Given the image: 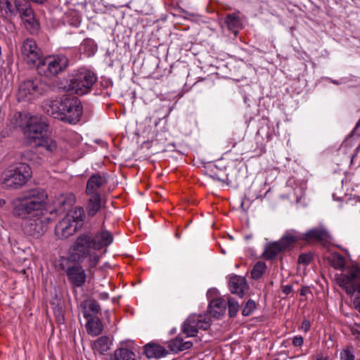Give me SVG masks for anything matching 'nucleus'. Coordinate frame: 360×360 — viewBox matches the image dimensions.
<instances>
[{
    "label": "nucleus",
    "instance_id": "obj_1",
    "mask_svg": "<svg viewBox=\"0 0 360 360\" xmlns=\"http://www.w3.org/2000/svg\"><path fill=\"white\" fill-rule=\"evenodd\" d=\"M44 109L49 115L70 124L78 123L83 114L82 103L75 96L49 100L45 103Z\"/></svg>",
    "mask_w": 360,
    "mask_h": 360
},
{
    "label": "nucleus",
    "instance_id": "obj_2",
    "mask_svg": "<svg viewBox=\"0 0 360 360\" xmlns=\"http://www.w3.org/2000/svg\"><path fill=\"white\" fill-rule=\"evenodd\" d=\"M46 198L47 195L44 190H31L13 201V213L25 220L41 216L45 214L44 208Z\"/></svg>",
    "mask_w": 360,
    "mask_h": 360
},
{
    "label": "nucleus",
    "instance_id": "obj_3",
    "mask_svg": "<svg viewBox=\"0 0 360 360\" xmlns=\"http://www.w3.org/2000/svg\"><path fill=\"white\" fill-rule=\"evenodd\" d=\"M97 82L96 74L85 68L78 69L70 77L67 91L83 96L89 94Z\"/></svg>",
    "mask_w": 360,
    "mask_h": 360
},
{
    "label": "nucleus",
    "instance_id": "obj_4",
    "mask_svg": "<svg viewBox=\"0 0 360 360\" xmlns=\"http://www.w3.org/2000/svg\"><path fill=\"white\" fill-rule=\"evenodd\" d=\"M31 177V170L25 163L9 166L2 174L1 185L4 188H18Z\"/></svg>",
    "mask_w": 360,
    "mask_h": 360
},
{
    "label": "nucleus",
    "instance_id": "obj_5",
    "mask_svg": "<svg viewBox=\"0 0 360 360\" xmlns=\"http://www.w3.org/2000/svg\"><path fill=\"white\" fill-rule=\"evenodd\" d=\"M69 65V59L65 55H50L41 58L37 65L39 75L46 78H53L64 72Z\"/></svg>",
    "mask_w": 360,
    "mask_h": 360
},
{
    "label": "nucleus",
    "instance_id": "obj_6",
    "mask_svg": "<svg viewBox=\"0 0 360 360\" xmlns=\"http://www.w3.org/2000/svg\"><path fill=\"white\" fill-rule=\"evenodd\" d=\"M46 86L40 79L34 78L24 81L18 88L17 98L18 101H30L46 91Z\"/></svg>",
    "mask_w": 360,
    "mask_h": 360
},
{
    "label": "nucleus",
    "instance_id": "obj_7",
    "mask_svg": "<svg viewBox=\"0 0 360 360\" xmlns=\"http://www.w3.org/2000/svg\"><path fill=\"white\" fill-rule=\"evenodd\" d=\"M48 123L42 117L30 116L26 122L24 134L30 144L35 143L45 136L44 134L48 130Z\"/></svg>",
    "mask_w": 360,
    "mask_h": 360
},
{
    "label": "nucleus",
    "instance_id": "obj_8",
    "mask_svg": "<svg viewBox=\"0 0 360 360\" xmlns=\"http://www.w3.org/2000/svg\"><path fill=\"white\" fill-rule=\"evenodd\" d=\"M210 316L207 314H192L189 316L181 326V332L187 338L195 337L199 330H207L211 323Z\"/></svg>",
    "mask_w": 360,
    "mask_h": 360
},
{
    "label": "nucleus",
    "instance_id": "obj_9",
    "mask_svg": "<svg viewBox=\"0 0 360 360\" xmlns=\"http://www.w3.org/2000/svg\"><path fill=\"white\" fill-rule=\"evenodd\" d=\"M53 220L46 214H42L41 216L25 220L22 229L25 234L39 238L45 233L47 224Z\"/></svg>",
    "mask_w": 360,
    "mask_h": 360
},
{
    "label": "nucleus",
    "instance_id": "obj_10",
    "mask_svg": "<svg viewBox=\"0 0 360 360\" xmlns=\"http://www.w3.org/2000/svg\"><path fill=\"white\" fill-rule=\"evenodd\" d=\"M93 249L91 233L89 232L81 233L77 236L72 245V257L79 262H82Z\"/></svg>",
    "mask_w": 360,
    "mask_h": 360
},
{
    "label": "nucleus",
    "instance_id": "obj_11",
    "mask_svg": "<svg viewBox=\"0 0 360 360\" xmlns=\"http://www.w3.org/2000/svg\"><path fill=\"white\" fill-rule=\"evenodd\" d=\"M337 281L347 295H352L356 288L360 285V266L352 265L346 274H341L337 278Z\"/></svg>",
    "mask_w": 360,
    "mask_h": 360
},
{
    "label": "nucleus",
    "instance_id": "obj_12",
    "mask_svg": "<svg viewBox=\"0 0 360 360\" xmlns=\"http://www.w3.org/2000/svg\"><path fill=\"white\" fill-rule=\"evenodd\" d=\"M22 59L29 65H36L41 59L43 53L37 42L32 39H25L21 46Z\"/></svg>",
    "mask_w": 360,
    "mask_h": 360
},
{
    "label": "nucleus",
    "instance_id": "obj_13",
    "mask_svg": "<svg viewBox=\"0 0 360 360\" xmlns=\"http://www.w3.org/2000/svg\"><path fill=\"white\" fill-rule=\"evenodd\" d=\"M65 275L68 281L74 288H81L86 282V274L83 267L79 264H74L67 266Z\"/></svg>",
    "mask_w": 360,
    "mask_h": 360
},
{
    "label": "nucleus",
    "instance_id": "obj_14",
    "mask_svg": "<svg viewBox=\"0 0 360 360\" xmlns=\"http://www.w3.org/2000/svg\"><path fill=\"white\" fill-rule=\"evenodd\" d=\"M107 184V179L100 174H92L86 182V194L91 196H102L101 188Z\"/></svg>",
    "mask_w": 360,
    "mask_h": 360
},
{
    "label": "nucleus",
    "instance_id": "obj_15",
    "mask_svg": "<svg viewBox=\"0 0 360 360\" xmlns=\"http://www.w3.org/2000/svg\"><path fill=\"white\" fill-rule=\"evenodd\" d=\"M75 196L72 193L60 194L53 202L54 208L50 211V214L53 212L63 213L68 210L75 204Z\"/></svg>",
    "mask_w": 360,
    "mask_h": 360
},
{
    "label": "nucleus",
    "instance_id": "obj_16",
    "mask_svg": "<svg viewBox=\"0 0 360 360\" xmlns=\"http://www.w3.org/2000/svg\"><path fill=\"white\" fill-rule=\"evenodd\" d=\"M77 224L72 223L68 218L64 217L55 227V234L58 239L68 238L77 229Z\"/></svg>",
    "mask_w": 360,
    "mask_h": 360
},
{
    "label": "nucleus",
    "instance_id": "obj_17",
    "mask_svg": "<svg viewBox=\"0 0 360 360\" xmlns=\"http://www.w3.org/2000/svg\"><path fill=\"white\" fill-rule=\"evenodd\" d=\"M93 250H100L109 246L113 241L112 233L107 230L98 231L94 236L91 235Z\"/></svg>",
    "mask_w": 360,
    "mask_h": 360
},
{
    "label": "nucleus",
    "instance_id": "obj_18",
    "mask_svg": "<svg viewBox=\"0 0 360 360\" xmlns=\"http://www.w3.org/2000/svg\"><path fill=\"white\" fill-rule=\"evenodd\" d=\"M87 196L89 198L85 204L84 210L86 216L89 218H93L105 206L106 201L102 196Z\"/></svg>",
    "mask_w": 360,
    "mask_h": 360
},
{
    "label": "nucleus",
    "instance_id": "obj_19",
    "mask_svg": "<svg viewBox=\"0 0 360 360\" xmlns=\"http://www.w3.org/2000/svg\"><path fill=\"white\" fill-rule=\"evenodd\" d=\"M302 240L308 243H321L326 244L329 241L330 236L328 232L321 229H313L305 233H301Z\"/></svg>",
    "mask_w": 360,
    "mask_h": 360
},
{
    "label": "nucleus",
    "instance_id": "obj_20",
    "mask_svg": "<svg viewBox=\"0 0 360 360\" xmlns=\"http://www.w3.org/2000/svg\"><path fill=\"white\" fill-rule=\"evenodd\" d=\"M21 0H0V13L6 20L11 21L17 14V4Z\"/></svg>",
    "mask_w": 360,
    "mask_h": 360
},
{
    "label": "nucleus",
    "instance_id": "obj_21",
    "mask_svg": "<svg viewBox=\"0 0 360 360\" xmlns=\"http://www.w3.org/2000/svg\"><path fill=\"white\" fill-rule=\"evenodd\" d=\"M229 290L232 294L238 295L242 297L245 291L248 289L246 279L240 276H233L229 280Z\"/></svg>",
    "mask_w": 360,
    "mask_h": 360
},
{
    "label": "nucleus",
    "instance_id": "obj_22",
    "mask_svg": "<svg viewBox=\"0 0 360 360\" xmlns=\"http://www.w3.org/2000/svg\"><path fill=\"white\" fill-rule=\"evenodd\" d=\"M302 236L300 233L294 230H290L286 231L282 238L278 241L283 251H286L289 248L293 247L300 240H302Z\"/></svg>",
    "mask_w": 360,
    "mask_h": 360
},
{
    "label": "nucleus",
    "instance_id": "obj_23",
    "mask_svg": "<svg viewBox=\"0 0 360 360\" xmlns=\"http://www.w3.org/2000/svg\"><path fill=\"white\" fill-rule=\"evenodd\" d=\"M226 309V301L222 297H218L210 302L207 311L210 316L218 319L224 314Z\"/></svg>",
    "mask_w": 360,
    "mask_h": 360
},
{
    "label": "nucleus",
    "instance_id": "obj_24",
    "mask_svg": "<svg viewBox=\"0 0 360 360\" xmlns=\"http://www.w3.org/2000/svg\"><path fill=\"white\" fill-rule=\"evenodd\" d=\"M84 317L87 319L96 317L101 308L99 304L94 300H87L80 304Z\"/></svg>",
    "mask_w": 360,
    "mask_h": 360
},
{
    "label": "nucleus",
    "instance_id": "obj_25",
    "mask_svg": "<svg viewBox=\"0 0 360 360\" xmlns=\"http://www.w3.org/2000/svg\"><path fill=\"white\" fill-rule=\"evenodd\" d=\"M224 25L227 30L237 35L239 30L243 28V22L240 18L235 13H229L224 19Z\"/></svg>",
    "mask_w": 360,
    "mask_h": 360
},
{
    "label": "nucleus",
    "instance_id": "obj_26",
    "mask_svg": "<svg viewBox=\"0 0 360 360\" xmlns=\"http://www.w3.org/2000/svg\"><path fill=\"white\" fill-rule=\"evenodd\" d=\"M144 353L148 359L161 358L167 355V350L162 346L155 343H148L144 346Z\"/></svg>",
    "mask_w": 360,
    "mask_h": 360
},
{
    "label": "nucleus",
    "instance_id": "obj_27",
    "mask_svg": "<svg viewBox=\"0 0 360 360\" xmlns=\"http://www.w3.org/2000/svg\"><path fill=\"white\" fill-rule=\"evenodd\" d=\"M193 342L191 341H184L183 338L178 335L169 342L168 347L174 353H178L191 348Z\"/></svg>",
    "mask_w": 360,
    "mask_h": 360
},
{
    "label": "nucleus",
    "instance_id": "obj_28",
    "mask_svg": "<svg viewBox=\"0 0 360 360\" xmlns=\"http://www.w3.org/2000/svg\"><path fill=\"white\" fill-rule=\"evenodd\" d=\"M86 212L83 207L77 206L73 210L66 214V217L68 218L72 223L77 224L78 228H81L83 225L85 219Z\"/></svg>",
    "mask_w": 360,
    "mask_h": 360
},
{
    "label": "nucleus",
    "instance_id": "obj_29",
    "mask_svg": "<svg viewBox=\"0 0 360 360\" xmlns=\"http://www.w3.org/2000/svg\"><path fill=\"white\" fill-rule=\"evenodd\" d=\"M86 321V328L88 334L92 336H97L101 333L103 323L98 318H90L87 319Z\"/></svg>",
    "mask_w": 360,
    "mask_h": 360
},
{
    "label": "nucleus",
    "instance_id": "obj_30",
    "mask_svg": "<svg viewBox=\"0 0 360 360\" xmlns=\"http://www.w3.org/2000/svg\"><path fill=\"white\" fill-rule=\"evenodd\" d=\"M135 356L134 353L124 347L117 349L113 354H110L106 360H136L133 357Z\"/></svg>",
    "mask_w": 360,
    "mask_h": 360
},
{
    "label": "nucleus",
    "instance_id": "obj_31",
    "mask_svg": "<svg viewBox=\"0 0 360 360\" xmlns=\"http://www.w3.org/2000/svg\"><path fill=\"white\" fill-rule=\"evenodd\" d=\"M284 252L278 241L268 244L264 251L263 255L266 259L275 258L280 252Z\"/></svg>",
    "mask_w": 360,
    "mask_h": 360
},
{
    "label": "nucleus",
    "instance_id": "obj_32",
    "mask_svg": "<svg viewBox=\"0 0 360 360\" xmlns=\"http://www.w3.org/2000/svg\"><path fill=\"white\" fill-rule=\"evenodd\" d=\"M111 342L107 336L98 338L94 343V349L100 354H105L109 349Z\"/></svg>",
    "mask_w": 360,
    "mask_h": 360
},
{
    "label": "nucleus",
    "instance_id": "obj_33",
    "mask_svg": "<svg viewBox=\"0 0 360 360\" xmlns=\"http://www.w3.org/2000/svg\"><path fill=\"white\" fill-rule=\"evenodd\" d=\"M27 119L28 118L26 116L23 117V115L20 112H14L10 115V117L8 118V124L12 128H25Z\"/></svg>",
    "mask_w": 360,
    "mask_h": 360
},
{
    "label": "nucleus",
    "instance_id": "obj_34",
    "mask_svg": "<svg viewBox=\"0 0 360 360\" xmlns=\"http://www.w3.org/2000/svg\"><path fill=\"white\" fill-rule=\"evenodd\" d=\"M34 144L35 146L45 148L46 151L51 153H54L57 150V143L56 141L48 136H44L39 139V141H36Z\"/></svg>",
    "mask_w": 360,
    "mask_h": 360
},
{
    "label": "nucleus",
    "instance_id": "obj_35",
    "mask_svg": "<svg viewBox=\"0 0 360 360\" xmlns=\"http://www.w3.org/2000/svg\"><path fill=\"white\" fill-rule=\"evenodd\" d=\"M210 176L214 180L225 183L228 181V175L225 171L219 169L216 165L211 166L209 170Z\"/></svg>",
    "mask_w": 360,
    "mask_h": 360
},
{
    "label": "nucleus",
    "instance_id": "obj_36",
    "mask_svg": "<svg viewBox=\"0 0 360 360\" xmlns=\"http://www.w3.org/2000/svg\"><path fill=\"white\" fill-rule=\"evenodd\" d=\"M266 266L264 262H257L251 271V277L257 280L260 278L265 272Z\"/></svg>",
    "mask_w": 360,
    "mask_h": 360
},
{
    "label": "nucleus",
    "instance_id": "obj_37",
    "mask_svg": "<svg viewBox=\"0 0 360 360\" xmlns=\"http://www.w3.org/2000/svg\"><path fill=\"white\" fill-rule=\"evenodd\" d=\"M226 307L229 308V316L231 318L236 316L240 307L238 302L235 299L229 297L226 301Z\"/></svg>",
    "mask_w": 360,
    "mask_h": 360
},
{
    "label": "nucleus",
    "instance_id": "obj_38",
    "mask_svg": "<svg viewBox=\"0 0 360 360\" xmlns=\"http://www.w3.org/2000/svg\"><path fill=\"white\" fill-rule=\"evenodd\" d=\"M241 313L244 316H248L257 309V304L254 300L249 299L245 304L242 305Z\"/></svg>",
    "mask_w": 360,
    "mask_h": 360
},
{
    "label": "nucleus",
    "instance_id": "obj_39",
    "mask_svg": "<svg viewBox=\"0 0 360 360\" xmlns=\"http://www.w3.org/2000/svg\"><path fill=\"white\" fill-rule=\"evenodd\" d=\"M82 46L84 48V52H86L89 56L94 54L96 51V45L91 39L84 40Z\"/></svg>",
    "mask_w": 360,
    "mask_h": 360
},
{
    "label": "nucleus",
    "instance_id": "obj_40",
    "mask_svg": "<svg viewBox=\"0 0 360 360\" xmlns=\"http://www.w3.org/2000/svg\"><path fill=\"white\" fill-rule=\"evenodd\" d=\"M332 265L336 269H341L345 266V259L340 255H335L332 259Z\"/></svg>",
    "mask_w": 360,
    "mask_h": 360
},
{
    "label": "nucleus",
    "instance_id": "obj_41",
    "mask_svg": "<svg viewBox=\"0 0 360 360\" xmlns=\"http://www.w3.org/2000/svg\"><path fill=\"white\" fill-rule=\"evenodd\" d=\"M86 258L88 259L87 266L89 269L96 266L100 260V257L95 252H90V255Z\"/></svg>",
    "mask_w": 360,
    "mask_h": 360
},
{
    "label": "nucleus",
    "instance_id": "obj_42",
    "mask_svg": "<svg viewBox=\"0 0 360 360\" xmlns=\"http://www.w3.org/2000/svg\"><path fill=\"white\" fill-rule=\"evenodd\" d=\"M341 360H354L355 356L352 348L347 347L340 352Z\"/></svg>",
    "mask_w": 360,
    "mask_h": 360
},
{
    "label": "nucleus",
    "instance_id": "obj_43",
    "mask_svg": "<svg viewBox=\"0 0 360 360\" xmlns=\"http://www.w3.org/2000/svg\"><path fill=\"white\" fill-rule=\"evenodd\" d=\"M350 331L354 339L360 342V324L355 323L351 326Z\"/></svg>",
    "mask_w": 360,
    "mask_h": 360
},
{
    "label": "nucleus",
    "instance_id": "obj_44",
    "mask_svg": "<svg viewBox=\"0 0 360 360\" xmlns=\"http://www.w3.org/2000/svg\"><path fill=\"white\" fill-rule=\"evenodd\" d=\"M311 256L309 254H301L298 257V262L300 264H307L310 262Z\"/></svg>",
    "mask_w": 360,
    "mask_h": 360
},
{
    "label": "nucleus",
    "instance_id": "obj_45",
    "mask_svg": "<svg viewBox=\"0 0 360 360\" xmlns=\"http://www.w3.org/2000/svg\"><path fill=\"white\" fill-rule=\"evenodd\" d=\"M292 342L293 346L300 347L303 345L304 340L301 335H297L292 338Z\"/></svg>",
    "mask_w": 360,
    "mask_h": 360
},
{
    "label": "nucleus",
    "instance_id": "obj_46",
    "mask_svg": "<svg viewBox=\"0 0 360 360\" xmlns=\"http://www.w3.org/2000/svg\"><path fill=\"white\" fill-rule=\"evenodd\" d=\"M310 326H311V324H310V321L309 320H307V319L303 320V321L302 323V326H301V328L303 331L308 332L310 329Z\"/></svg>",
    "mask_w": 360,
    "mask_h": 360
},
{
    "label": "nucleus",
    "instance_id": "obj_47",
    "mask_svg": "<svg viewBox=\"0 0 360 360\" xmlns=\"http://www.w3.org/2000/svg\"><path fill=\"white\" fill-rule=\"evenodd\" d=\"M352 147V144L349 143V140L345 141L341 145L340 148V150L342 151L343 153L346 152V150L349 148Z\"/></svg>",
    "mask_w": 360,
    "mask_h": 360
},
{
    "label": "nucleus",
    "instance_id": "obj_48",
    "mask_svg": "<svg viewBox=\"0 0 360 360\" xmlns=\"http://www.w3.org/2000/svg\"><path fill=\"white\" fill-rule=\"evenodd\" d=\"M292 291V286L291 285H285L282 286V292L288 295Z\"/></svg>",
    "mask_w": 360,
    "mask_h": 360
},
{
    "label": "nucleus",
    "instance_id": "obj_49",
    "mask_svg": "<svg viewBox=\"0 0 360 360\" xmlns=\"http://www.w3.org/2000/svg\"><path fill=\"white\" fill-rule=\"evenodd\" d=\"M310 292V289L307 286L302 287L300 290V295L305 296Z\"/></svg>",
    "mask_w": 360,
    "mask_h": 360
},
{
    "label": "nucleus",
    "instance_id": "obj_50",
    "mask_svg": "<svg viewBox=\"0 0 360 360\" xmlns=\"http://www.w3.org/2000/svg\"><path fill=\"white\" fill-rule=\"evenodd\" d=\"M354 305L355 309L360 313V297H356L354 299Z\"/></svg>",
    "mask_w": 360,
    "mask_h": 360
},
{
    "label": "nucleus",
    "instance_id": "obj_51",
    "mask_svg": "<svg viewBox=\"0 0 360 360\" xmlns=\"http://www.w3.org/2000/svg\"><path fill=\"white\" fill-rule=\"evenodd\" d=\"M360 149V144L358 146V147L355 149V151L354 153V154H352L351 156H350V161L351 162H352L353 161V159L354 158V156L356 155V153H357V151Z\"/></svg>",
    "mask_w": 360,
    "mask_h": 360
},
{
    "label": "nucleus",
    "instance_id": "obj_52",
    "mask_svg": "<svg viewBox=\"0 0 360 360\" xmlns=\"http://www.w3.org/2000/svg\"><path fill=\"white\" fill-rule=\"evenodd\" d=\"M316 360H328V357H323L321 355H319L316 358Z\"/></svg>",
    "mask_w": 360,
    "mask_h": 360
},
{
    "label": "nucleus",
    "instance_id": "obj_53",
    "mask_svg": "<svg viewBox=\"0 0 360 360\" xmlns=\"http://www.w3.org/2000/svg\"><path fill=\"white\" fill-rule=\"evenodd\" d=\"M360 127V118H359V120L357 122V123L356 124V126H355V128L354 129L359 128Z\"/></svg>",
    "mask_w": 360,
    "mask_h": 360
},
{
    "label": "nucleus",
    "instance_id": "obj_54",
    "mask_svg": "<svg viewBox=\"0 0 360 360\" xmlns=\"http://www.w3.org/2000/svg\"><path fill=\"white\" fill-rule=\"evenodd\" d=\"M9 29L11 30V31L12 32L13 30L14 29V25L12 24V23H10L9 25Z\"/></svg>",
    "mask_w": 360,
    "mask_h": 360
},
{
    "label": "nucleus",
    "instance_id": "obj_55",
    "mask_svg": "<svg viewBox=\"0 0 360 360\" xmlns=\"http://www.w3.org/2000/svg\"><path fill=\"white\" fill-rule=\"evenodd\" d=\"M5 202H5V200H1V199H0V205H4V204H5Z\"/></svg>",
    "mask_w": 360,
    "mask_h": 360
},
{
    "label": "nucleus",
    "instance_id": "obj_56",
    "mask_svg": "<svg viewBox=\"0 0 360 360\" xmlns=\"http://www.w3.org/2000/svg\"><path fill=\"white\" fill-rule=\"evenodd\" d=\"M356 290H357L360 293V284L358 287L356 288Z\"/></svg>",
    "mask_w": 360,
    "mask_h": 360
}]
</instances>
